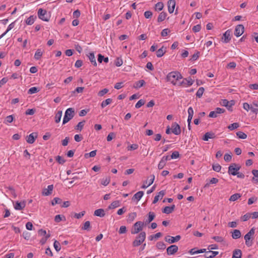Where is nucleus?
Wrapping results in <instances>:
<instances>
[{
  "label": "nucleus",
  "mask_w": 258,
  "mask_h": 258,
  "mask_svg": "<svg viewBox=\"0 0 258 258\" xmlns=\"http://www.w3.org/2000/svg\"><path fill=\"white\" fill-rule=\"evenodd\" d=\"M182 78V75L180 73L177 71L171 72L168 74L166 79L167 82H170L173 85L177 84V81Z\"/></svg>",
  "instance_id": "obj_1"
},
{
  "label": "nucleus",
  "mask_w": 258,
  "mask_h": 258,
  "mask_svg": "<svg viewBox=\"0 0 258 258\" xmlns=\"http://www.w3.org/2000/svg\"><path fill=\"white\" fill-rule=\"evenodd\" d=\"M231 39V31L230 30H227L223 35L222 40L223 42L228 43Z\"/></svg>",
  "instance_id": "obj_16"
},
{
  "label": "nucleus",
  "mask_w": 258,
  "mask_h": 258,
  "mask_svg": "<svg viewBox=\"0 0 258 258\" xmlns=\"http://www.w3.org/2000/svg\"><path fill=\"white\" fill-rule=\"evenodd\" d=\"M53 189V185L52 184L49 185L47 188H44L42 191L43 196H47L52 194Z\"/></svg>",
  "instance_id": "obj_18"
},
{
  "label": "nucleus",
  "mask_w": 258,
  "mask_h": 258,
  "mask_svg": "<svg viewBox=\"0 0 258 258\" xmlns=\"http://www.w3.org/2000/svg\"><path fill=\"white\" fill-rule=\"evenodd\" d=\"M239 125L237 122H234L232 124H230L228 126V128L230 130H233L234 129H236L239 127Z\"/></svg>",
  "instance_id": "obj_54"
},
{
  "label": "nucleus",
  "mask_w": 258,
  "mask_h": 258,
  "mask_svg": "<svg viewBox=\"0 0 258 258\" xmlns=\"http://www.w3.org/2000/svg\"><path fill=\"white\" fill-rule=\"evenodd\" d=\"M96 150H94L90 152L89 153H86L84 155L85 158H88L89 157H94L96 155Z\"/></svg>",
  "instance_id": "obj_50"
},
{
  "label": "nucleus",
  "mask_w": 258,
  "mask_h": 258,
  "mask_svg": "<svg viewBox=\"0 0 258 258\" xmlns=\"http://www.w3.org/2000/svg\"><path fill=\"white\" fill-rule=\"evenodd\" d=\"M85 214V211H82V212H80L79 213H75L74 217L75 218L80 219L81 217H82L83 216H84Z\"/></svg>",
  "instance_id": "obj_60"
},
{
  "label": "nucleus",
  "mask_w": 258,
  "mask_h": 258,
  "mask_svg": "<svg viewBox=\"0 0 258 258\" xmlns=\"http://www.w3.org/2000/svg\"><path fill=\"white\" fill-rule=\"evenodd\" d=\"M194 82V80L190 77H188L187 78L184 79L181 82L179 83L178 85L184 87L190 86L193 84Z\"/></svg>",
  "instance_id": "obj_14"
},
{
  "label": "nucleus",
  "mask_w": 258,
  "mask_h": 258,
  "mask_svg": "<svg viewBox=\"0 0 258 258\" xmlns=\"http://www.w3.org/2000/svg\"><path fill=\"white\" fill-rule=\"evenodd\" d=\"M166 163L164 161V160L161 159L158 165V169L160 170L163 169L166 165Z\"/></svg>",
  "instance_id": "obj_57"
},
{
  "label": "nucleus",
  "mask_w": 258,
  "mask_h": 258,
  "mask_svg": "<svg viewBox=\"0 0 258 258\" xmlns=\"http://www.w3.org/2000/svg\"><path fill=\"white\" fill-rule=\"evenodd\" d=\"M220 103L222 106L226 107L229 110L230 108L235 104V101L233 100L229 101L227 99H222Z\"/></svg>",
  "instance_id": "obj_12"
},
{
  "label": "nucleus",
  "mask_w": 258,
  "mask_h": 258,
  "mask_svg": "<svg viewBox=\"0 0 258 258\" xmlns=\"http://www.w3.org/2000/svg\"><path fill=\"white\" fill-rule=\"evenodd\" d=\"M172 132L175 135H178L181 133V129L179 125L174 122L171 125Z\"/></svg>",
  "instance_id": "obj_11"
},
{
  "label": "nucleus",
  "mask_w": 258,
  "mask_h": 258,
  "mask_svg": "<svg viewBox=\"0 0 258 258\" xmlns=\"http://www.w3.org/2000/svg\"><path fill=\"white\" fill-rule=\"evenodd\" d=\"M144 195V191H139L134 195L132 200L136 199L137 201H139Z\"/></svg>",
  "instance_id": "obj_36"
},
{
  "label": "nucleus",
  "mask_w": 258,
  "mask_h": 258,
  "mask_svg": "<svg viewBox=\"0 0 258 258\" xmlns=\"http://www.w3.org/2000/svg\"><path fill=\"white\" fill-rule=\"evenodd\" d=\"M166 47L162 46L156 51V55L158 57H161L164 55L167 51Z\"/></svg>",
  "instance_id": "obj_22"
},
{
  "label": "nucleus",
  "mask_w": 258,
  "mask_h": 258,
  "mask_svg": "<svg viewBox=\"0 0 258 258\" xmlns=\"http://www.w3.org/2000/svg\"><path fill=\"white\" fill-rule=\"evenodd\" d=\"M175 206L172 205L171 206H166L163 210L162 212L165 214H169L171 213L175 209Z\"/></svg>",
  "instance_id": "obj_21"
},
{
  "label": "nucleus",
  "mask_w": 258,
  "mask_h": 258,
  "mask_svg": "<svg viewBox=\"0 0 258 258\" xmlns=\"http://www.w3.org/2000/svg\"><path fill=\"white\" fill-rule=\"evenodd\" d=\"M108 91H109V90L108 89H107V88L103 89V90H100L98 92V95L99 96L102 97V96H104L105 94H106V93H107Z\"/></svg>",
  "instance_id": "obj_58"
},
{
  "label": "nucleus",
  "mask_w": 258,
  "mask_h": 258,
  "mask_svg": "<svg viewBox=\"0 0 258 258\" xmlns=\"http://www.w3.org/2000/svg\"><path fill=\"white\" fill-rule=\"evenodd\" d=\"M180 238V235H177L175 237L168 235L165 237V240L169 243H173L179 241Z\"/></svg>",
  "instance_id": "obj_13"
},
{
  "label": "nucleus",
  "mask_w": 258,
  "mask_h": 258,
  "mask_svg": "<svg viewBox=\"0 0 258 258\" xmlns=\"http://www.w3.org/2000/svg\"><path fill=\"white\" fill-rule=\"evenodd\" d=\"M75 115V110L73 108L67 109L65 112L63 118L62 124H64L72 119Z\"/></svg>",
  "instance_id": "obj_2"
},
{
  "label": "nucleus",
  "mask_w": 258,
  "mask_h": 258,
  "mask_svg": "<svg viewBox=\"0 0 258 258\" xmlns=\"http://www.w3.org/2000/svg\"><path fill=\"white\" fill-rule=\"evenodd\" d=\"M167 14L166 13L164 12H162L161 13H160L157 21L158 22H161L163 21L166 18Z\"/></svg>",
  "instance_id": "obj_37"
},
{
  "label": "nucleus",
  "mask_w": 258,
  "mask_h": 258,
  "mask_svg": "<svg viewBox=\"0 0 258 258\" xmlns=\"http://www.w3.org/2000/svg\"><path fill=\"white\" fill-rule=\"evenodd\" d=\"M240 168V166L239 165L233 163L228 167V173L232 175H236Z\"/></svg>",
  "instance_id": "obj_7"
},
{
  "label": "nucleus",
  "mask_w": 258,
  "mask_h": 258,
  "mask_svg": "<svg viewBox=\"0 0 258 258\" xmlns=\"http://www.w3.org/2000/svg\"><path fill=\"white\" fill-rule=\"evenodd\" d=\"M225 111V110L224 109L217 107L215 109V111H212L210 112L209 117L215 118V117H217L218 114L223 113Z\"/></svg>",
  "instance_id": "obj_9"
},
{
  "label": "nucleus",
  "mask_w": 258,
  "mask_h": 258,
  "mask_svg": "<svg viewBox=\"0 0 258 258\" xmlns=\"http://www.w3.org/2000/svg\"><path fill=\"white\" fill-rule=\"evenodd\" d=\"M91 228L90 222L89 221H86L83 226L82 227V229L84 230L89 231Z\"/></svg>",
  "instance_id": "obj_43"
},
{
  "label": "nucleus",
  "mask_w": 258,
  "mask_h": 258,
  "mask_svg": "<svg viewBox=\"0 0 258 258\" xmlns=\"http://www.w3.org/2000/svg\"><path fill=\"white\" fill-rule=\"evenodd\" d=\"M205 89L203 87H200L196 93V96L199 98H201L204 92Z\"/></svg>",
  "instance_id": "obj_47"
},
{
  "label": "nucleus",
  "mask_w": 258,
  "mask_h": 258,
  "mask_svg": "<svg viewBox=\"0 0 258 258\" xmlns=\"http://www.w3.org/2000/svg\"><path fill=\"white\" fill-rule=\"evenodd\" d=\"M218 251H209L206 252L204 256L206 258H213L218 254Z\"/></svg>",
  "instance_id": "obj_27"
},
{
  "label": "nucleus",
  "mask_w": 258,
  "mask_h": 258,
  "mask_svg": "<svg viewBox=\"0 0 258 258\" xmlns=\"http://www.w3.org/2000/svg\"><path fill=\"white\" fill-rule=\"evenodd\" d=\"M85 120L79 122L78 123V124L75 126V130H79L80 131H82V128L85 124Z\"/></svg>",
  "instance_id": "obj_49"
},
{
  "label": "nucleus",
  "mask_w": 258,
  "mask_h": 258,
  "mask_svg": "<svg viewBox=\"0 0 258 258\" xmlns=\"http://www.w3.org/2000/svg\"><path fill=\"white\" fill-rule=\"evenodd\" d=\"M178 247L176 245H171L167 248V253L168 255H172L177 252Z\"/></svg>",
  "instance_id": "obj_15"
},
{
  "label": "nucleus",
  "mask_w": 258,
  "mask_h": 258,
  "mask_svg": "<svg viewBox=\"0 0 258 258\" xmlns=\"http://www.w3.org/2000/svg\"><path fill=\"white\" fill-rule=\"evenodd\" d=\"M212 168L214 171L219 172L221 170V166L218 163H216L213 165Z\"/></svg>",
  "instance_id": "obj_56"
},
{
  "label": "nucleus",
  "mask_w": 258,
  "mask_h": 258,
  "mask_svg": "<svg viewBox=\"0 0 258 258\" xmlns=\"http://www.w3.org/2000/svg\"><path fill=\"white\" fill-rule=\"evenodd\" d=\"M144 223L142 221H138L136 222L131 229V232L132 234L138 233L141 231L144 227Z\"/></svg>",
  "instance_id": "obj_4"
},
{
  "label": "nucleus",
  "mask_w": 258,
  "mask_h": 258,
  "mask_svg": "<svg viewBox=\"0 0 258 258\" xmlns=\"http://www.w3.org/2000/svg\"><path fill=\"white\" fill-rule=\"evenodd\" d=\"M39 91V89L36 87H33L30 88L28 91V94H32L36 93H37Z\"/></svg>",
  "instance_id": "obj_48"
},
{
  "label": "nucleus",
  "mask_w": 258,
  "mask_h": 258,
  "mask_svg": "<svg viewBox=\"0 0 258 258\" xmlns=\"http://www.w3.org/2000/svg\"><path fill=\"white\" fill-rule=\"evenodd\" d=\"M37 138V134L36 133H32L29 136H27L26 141L29 144H33L35 139Z\"/></svg>",
  "instance_id": "obj_17"
},
{
  "label": "nucleus",
  "mask_w": 258,
  "mask_h": 258,
  "mask_svg": "<svg viewBox=\"0 0 258 258\" xmlns=\"http://www.w3.org/2000/svg\"><path fill=\"white\" fill-rule=\"evenodd\" d=\"M36 19V16H35L33 15V16H30L28 18H27V20H26L25 22H26V24H27L28 25H32L34 23Z\"/></svg>",
  "instance_id": "obj_34"
},
{
  "label": "nucleus",
  "mask_w": 258,
  "mask_h": 258,
  "mask_svg": "<svg viewBox=\"0 0 258 258\" xmlns=\"http://www.w3.org/2000/svg\"><path fill=\"white\" fill-rule=\"evenodd\" d=\"M155 179V176L154 175H151L148 179L144 182L143 185L142 186V188H146L151 185L154 182Z\"/></svg>",
  "instance_id": "obj_10"
},
{
  "label": "nucleus",
  "mask_w": 258,
  "mask_h": 258,
  "mask_svg": "<svg viewBox=\"0 0 258 258\" xmlns=\"http://www.w3.org/2000/svg\"><path fill=\"white\" fill-rule=\"evenodd\" d=\"M215 137V134L213 132H207L203 137L204 141H208L210 139H214Z\"/></svg>",
  "instance_id": "obj_24"
},
{
  "label": "nucleus",
  "mask_w": 258,
  "mask_h": 258,
  "mask_svg": "<svg viewBox=\"0 0 258 258\" xmlns=\"http://www.w3.org/2000/svg\"><path fill=\"white\" fill-rule=\"evenodd\" d=\"M241 236V234L239 230L235 229L232 232V237L234 239L239 238Z\"/></svg>",
  "instance_id": "obj_29"
},
{
  "label": "nucleus",
  "mask_w": 258,
  "mask_h": 258,
  "mask_svg": "<svg viewBox=\"0 0 258 258\" xmlns=\"http://www.w3.org/2000/svg\"><path fill=\"white\" fill-rule=\"evenodd\" d=\"M200 55V52L199 51H197V52L196 53L192 55V57L190 59L192 61L196 60L199 57Z\"/></svg>",
  "instance_id": "obj_63"
},
{
  "label": "nucleus",
  "mask_w": 258,
  "mask_h": 258,
  "mask_svg": "<svg viewBox=\"0 0 258 258\" xmlns=\"http://www.w3.org/2000/svg\"><path fill=\"white\" fill-rule=\"evenodd\" d=\"M89 59L92 64L94 65V66H97V62L96 61V59L94 56V54L93 52H90L89 53V55H88Z\"/></svg>",
  "instance_id": "obj_32"
},
{
  "label": "nucleus",
  "mask_w": 258,
  "mask_h": 258,
  "mask_svg": "<svg viewBox=\"0 0 258 258\" xmlns=\"http://www.w3.org/2000/svg\"><path fill=\"white\" fill-rule=\"evenodd\" d=\"M145 81L144 80H141L135 83L134 87L136 89L143 87L145 84Z\"/></svg>",
  "instance_id": "obj_35"
},
{
  "label": "nucleus",
  "mask_w": 258,
  "mask_h": 258,
  "mask_svg": "<svg viewBox=\"0 0 258 258\" xmlns=\"http://www.w3.org/2000/svg\"><path fill=\"white\" fill-rule=\"evenodd\" d=\"M120 205V202L119 201H115L111 203V204L108 206V208L109 209H114Z\"/></svg>",
  "instance_id": "obj_38"
},
{
  "label": "nucleus",
  "mask_w": 258,
  "mask_h": 258,
  "mask_svg": "<svg viewBox=\"0 0 258 258\" xmlns=\"http://www.w3.org/2000/svg\"><path fill=\"white\" fill-rule=\"evenodd\" d=\"M163 3L162 2H158L155 5V10L157 11H160L163 9Z\"/></svg>",
  "instance_id": "obj_42"
},
{
  "label": "nucleus",
  "mask_w": 258,
  "mask_h": 258,
  "mask_svg": "<svg viewBox=\"0 0 258 258\" xmlns=\"http://www.w3.org/2000/svg\"><path fill=\"white\" fill-rule=\"evenodd\" d=\"M240 197H241V195L240 194L236 193V194L232 195L230 197L229 201L234 202V201H236L237 199H238Z\"/></svg>",
  "instance_id": "obj_41"
},
{
  "label": "nucleus",
  "mask_w": 258,
  "mask_h": 258,
  "mask_svg": "<svg viewBox=\"0 0 258 258\" xmlns=\"http://www.w3.org/2000/svg\"><path fill=\"white\" fill-rule=\"evenodd\" d=\"M26 206V202L23 201V202H19V201H17L14 205V208L16 210H23Z\"/></svg>",
  "instance_id": "obj_19"
},
{
  "label": "nucleus",
  "mask_w": 258,
  "mask_h": 258,
  "mask_svg": "<svg viewBox=\"0 0 258 258\" xmlns=\"http://www.w3.org/2000/svg\"><path fill=\"white\" fill-rule=\"evenodd\" d=\"M50 231L49 230L48 231V233L45 236H44V237H43L41 239V240H40V243L41 244V245H44L47 241V239L50 237Z\"/></svg>",
  "instance_id": "obj_40"
},
{
  "label": "nucleus",
  "mask_w": 258,
  "mask_h": 258,
  "mask_svg": "<svg viewBox=\"0 0 258 258\" xmlns=\"http://www.w3.org/2000/svg\"><path fill=\"white\" fill-rule=\"evenodd\" d=\"M255 229L254 228H252L245 235L244 239L245 240V244L248 247L251 246L252 244V239H251V237L254 234Z\"/></svg>",
  "instance_id": "obj_5"
},
{
  "label": "nucleus",
  "mask_w": 258,
  "mask_h": 258,
  "mask_svg": "<svg viewBox=\"0 0 258 258\" xmlns=\"http://www.w3.org/2000/svg\"><path fill=\"white\" fill-rule=\"evenodd\" d=\"M62 115V111H58L55 115V122L58 123L60 121Z\"/></svg>",
  "instance_id": "obj_39"
},
{
  "label": "nucleus",
  "mask_w": 258,
  "mask_h": 258,
  "mask_svg": "<svg viewBox=\"0 0 258 258\" xmlns=\"http://www.w3.org/2000/svg\"><path fill=\"white\" fill-rule=\"evenodd\" d=\"M146 236V232H141L136 238L135 240L133 242V246L137 247L140 245L145 240Z\"/></svg>",
  "instance_id": "obj_3"
},
{
  "label": "nucleus",
  "mask_w": 258,
  "mask_h": 258,
  "mask_svg": "<svg viewBox=\"0 0 258 258\" xmlns=\"http://www.w3.org/2000/svg\"><path fill=\"white\" fill-rule=\"evenodd\" d=\"M53 246L56 250V251H59L61 249V246L59 242L57 240H54V243H53Z\"/></svg>",
  "instance_id": "obj_53"
},
{
  "label": "nucleus",
  "mask_w": 258,
  "mask_h": 258,
  "mask_svg": "<svg viewBox=\"0 0 258 258\" xmlns=\"http://www.w3.org/2000/svg\"><path fill=\"white\" fill-rule=\"evenodd\" d=\"M14 27V23H12L11 24H10L8 28H7V30H6V31L5 32H4V33H3L1 36H0V39L3 37L10 30H11L12 28H13Z\"/></svg>",
  "instance_id": "obj_51"
},
{
  "label": "nucleus",
  "mask_w": 258,
  "mask_h": 258,
  "mask_svg": "<svg viewBox=\"0 0 258 258\" xmlns=\"http://www.w3.org/2000/svg\"><path fill=\"white\" fill-rule=\"evenodd\" d=\"M236 135L238 138L241 139H245L247 138V135L242 132L239 131L236 133Z\"/></svg>",
  "instance_id": "obj_52"
},
{
  "label": "nucleus",
  "mask_w": 258,
  "mask_h": 258,
  "mask_svg": "<svg viewBox=\"0 0 258 258\" xmlns=\"http://www.w3.org/2000/svg\"><path fill=\"white\" fill-rule=\"evenodd\" d=\"M145 101L143 99L139 100L135 105L136 108H139L145 104Z\"/></svg>",
  "instance_id": "obj_61"
},
{
  "label": "nucleus",
  "mask_w": 258,
  "mask_h": 258,
  "mask_svg": "<svg viewBox=\"0 0 258 258\" xmlns=\"http://www.w3.org/2000/svg\"><path fill=\"white\" fill-rule=\"evenodd\" d=\"M38 18L46 22H48L49 20V16L47 15V11L42 9H39L38 11Z\"/></svg>",
  "instance_id": "obj_6"
},
{
  "label": "nucleus",
  "mask_w": 258,
  "mask_h": 258,
  "mask_svg": "<svg viewBox=\"0 0 258 258\" xmlns=\"http://www.w3.org/2000/svg\"><path fill=\"white\" fill-rule=\"evenodd\" d=\"M62 200L61 199L59 198H54L53 200L51 201V204L52 206H54L57 204H60Z\"/></svg>",
  "instance_id": "obj_55"
},
{
  "label": "nucleus",
  "mask_w": 258,
  "mask_h": 258,
  "mask_svg": "<svg viewBox=\"0 0 258 258\" xmlns=\"http://www.w3.org/2000/svg\"><path fill=\"white\" fill-rule=\"evenodd\" d=\"M94 215L96 216L103 217L105 215V211L103 209H98L94 211Z\"/></svg>",
  "instance_id": "obj_26"
},
{
  "label": "nucleus",
  "mask_w": 258,
  "mask_h": 258,
  "mask_svg": "<svg viewBox=\"0 0 258 258\" xmlns=\"http://www.w3.org/2000/svg\"><path fill=\"white\" fill-rule=\"evenodd\" d=\"M155 214L153 212H150L148 213V218L145 221V224H147L151 222L155 218Z\"/></svg>",
  "instance_id": "obj_30"
},
{
  "label": "nucleus",
  "mask_w": 258,
  "mask_h": 258,
  "mask_svg": "<svg viewBox=\"0 0 258 258\" xmlns=\"http://www.w3.org/2000/svg\"><path fill=\"white\" fill-rule=\"evenodd\" d=\"M170 32V31L168 29H164L161 31V35L162 37L166 36Z\"/></svg>",
  "instance_id": "obj_64"
},
{
  "label": "nucleus",
  "mask_w": 258,
  "mask_h": 258,
  "mask_svg": "<svg viewBox=\"0 0 258 258\" xmlns=\"http://www.w3.org/2000/svg\"><path fill=\"white\" fill-rule=\"evenodd\" d=\"M253 176L251 179V181L254 183H258V170L253 169L251 171Z\"/></svg>",
  "instance_id": "obj_25"
},
{
  "label": "nucleus",
  "mask_w": 258,
  "mask_h": 258,
  "mask_svg": "<svg viewBox=\"0 0 258 258\" xmlns=\"http://www.w3.org/2000/svg\"><path fill=\"white\" fill-rule=\"evenodd\" d=\"M175 0H169L168 1V12L171 14L172 13L174 10L175 6Z\"/></svg>",
  "instance_id": "obj_20"
},
{
  "label": "nucleus",
  "mask_w": 258,
  "mask_h": 258,
  "mask_svg": "<svg viewBox=\"0 0 258 258\" xmlns=\"http://www.w3.org/2000/svg\"><path fill=\"white\" fill-rule=\"evenodd\" d=\"M43 52L44 51L42 50L41 49H37L34 54V58L36 60L40 59L43 53Z\"/></svg>",
  "instance_id": "obj_33"
},
{
  "label": "nucleus",
  "mask_w": 258,
  "mask_h": 258,
  "mask_svg": "<svg viewBox=\"0 0 258 258\" xmlns=\"http://www.w3.org/2000/svg\"><path fill=\"white\" fill-rule=\"evenodd\" d=\"M242 256V251L240 249H235L233 251V255L232 258H241Z\"/></svg>",
  "instance_id": "obj_31"
},
{
  "label": "nucleus",
  "mask_w": 258,
  "mask_h": 258,
  "mask_svg": "<svg viewBox=\"0 0 258 258\" xmlns=\"http://www.w3.org/2000/svg\"><path fill=\"white\" fill-rule=\"evenodd\" d=\"M165 192H166L165 190H161L158 193V195L154 197V200L153 201V204H156L159 201V199H162L164 196L165 195Z\"/></svg>",
  "instance_id": "obj_23"
},
{
  "label": "nucleus",
  "mask_w": 258,
  "mask_h": 258,
  "mask_svg": "<svg viewBox=\"0 0 258 258\" xmlns=\"http://www.w3.org/2000/svg\"><path fill=\"white\" fill-rule=\"evenodd\" d=\"M244 27L243 25L239 24L236 26L234 34L236 37H239L244 32Z\"/></svg>",
  "instance_id": "obj_8"
},
{
  "label": "nucleus",
  "mask_w": 258,
  "mask_h": 258,
  "mask_svg": "<svg viewBox=\"0 0 258 258\" xmlns=\"http://www.w3.org/2000/svg\"><path fill=\"white\" fill-rule=\"evenodd\" d=\"M162 235L161 232H158L154 235H151L149 237L150 240H153L154 239H157Z\"/></svg>",
  "instance_id": "obj_45"
},
{
  "label": "nucleus",
  "mask_w": 258,
  "mask_h": 258,
  "mask_svg": "<svg viewBox=\"0 0 258 258\" xmlns=\"http://www.w3.org/2000/svg\"><path fill=\"white\" fill-rule=\"evenodd\" d=\"M136 216H137V214H136V213H135V212L130 213L128 215V217L127 220L130 222L133 221L134 220V219L135 218V217H136Z\"/></svg>",
  "instance_id": "obj_59"
},
{
  "label": "nucleus",
  "mask_w": 258,
  "mask_h": 258,
  "mask_svg": "<svg viewBox=\"0 0 258 258\" xmlns=\"http://www.w3.org/2000/svg\"><path fill=\"white\" fill-rule=\"evenodd\" d=\"M112 100L110 98H108L104 101H103L101 103V106L102 108H104L107 105L110 104L112 102Z\"/></svg>",
  "instance_id": "obj_46"
},
{
  "label": "nucleus",
  "mask_w": 258,
  "mask_h": 258,
  "mask_svg": "<svg viewBox=\"0 0 258 258\" xmlns=\"http://www.w3.org/2000/svg\"><path fill=\"white\" fill-rule=\"evenodd\" d=\"M56 160L60 164H63L66 162V160L60 156L56 157Z\"/></svg>",
  "instance_id": "obj_62"
},
{
  "label": "nucleus",
  "mask_w": 258,
  "mask_h": 258,
  "mask_svg": "<svg viewBox=\"0 0 258 258\" xmlns=\"http://www.w3.org/2000/svg\"><path fill=\"white\" fill-rule=\"evenodd\" d=\"M74 175L72 179H82L84 177V174L82 171L81 172H77L73 173Z\"/></svg>",
  "instance_id": "obj_28"
},
{
  "label": "nucleus",
  "mask_w": 258,
  "mask_h": 258,
  "mask_svg": "<svg viewBox=\"0 0 258 258\" xmlns=\"http://www.w3.org/2000/svg\"><path fill=\"white\" fill-rule=\"evenodd\" d=\"M156 247L159 249L164 250L166 248V245L163 242L159 241L157 243Z\"/></svg>",
  "instance_id": "obj_44"
}]
</instances>
